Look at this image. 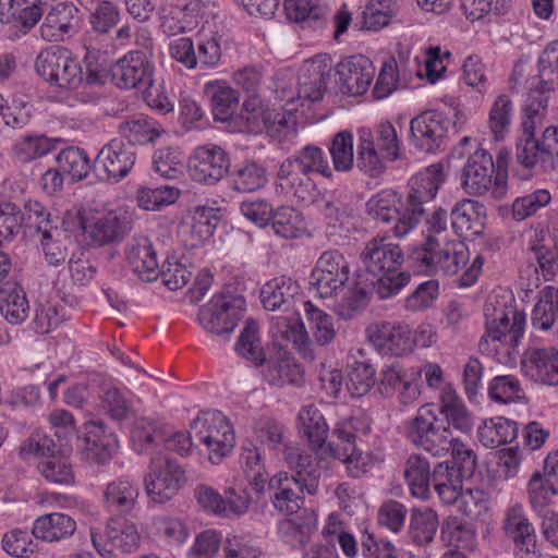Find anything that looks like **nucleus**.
<instances>
[{"mask_svg": "<svg viewBox=\"0 0 558 558\" xmlns=\"http://www.w3.org/2000/svg\"><path fill=\"white\" fill-rule=\"evenodd\" d=\"M486 332L481 348L501 364L515 361L524 336L525 314L517 307L513 294L508 290H495L484 306Z\"/></svg>", "mask_w": 558, "mask_h": 558, "instance_id": "obj_1", "label": "nucleus"}, {"mask_svg": "<svg viewBox=\"0 0 558 558\" xmlns=\"http://www.w3.org/2000/svg\"><path fill=\"white\" fill-rule=\"evenodd\" d=\"M350 264L344 255L337 250H328L320 254L312 269L310 291L319 299L338 300L336 313L342 319H351L366 305V293L363 288L350 282Z\"/></svg>", "mask_w": 558, "mask_h": 558, "instance_id": "obj_2", "label": "nucleus"}, {"mask_svg": "<svg viewBox=\"0 0 558 558\" xmlns=\"http://www.w3.org/2000/svg\"><path fill=\"white\" fill-rule=\"evenodd\" d=\"M311 174L331 179L332 170L320 147L306 145L280 163L276 177V192L298 203H310L315 193Z\"/></svg>", "mask_w": 558, "mask_h": 558, "instance_id": "obj_3", "label": "nucleus"}, {"mask_svg": "<svg viewBox=\"0 0 558 558\" xmlns=\"http://www.w3.org/2000/svg\"><path fill=\"white\" fill-rule=\"evenodd\" d=\"M360 262L367 274L378 283V293L381 299L398 293L410 281V275L399 271L403 253L399 245L389 242L386 238H372L365 242Z\"/></svg>", "mask_w": 558, "mask_h": 558, "instance_id": "obj_4", "label": "nucleus"}, {"mask_svg": "<svg viewBox=\"0 0 558 558\" xmlns=\"http://www.w3.org/2000/svg\"><path fill=\"white\" fill-rule=\"evenodd\" d=\"M469 258L466 245L454 238L432 239L410 255L416 271L428 276H456Z\"/></svg>", "mask_w": 558, "mask_h": 558, "instance_id": "obj_5", "label": "nucleus"}, {"mask_svg": "<svg viewBox=\"0 0 558 558\" xmlns=\"http://www.w3.org/2000/svg\"><path fill=\"white\" fill-rule=\"evenodd\" d=\"M445 182L444 169L440 163H434L414 174L408 182L405 213L398 226L399 234L410 233L426 215L425 205L437 195Z\"/></svg>", "mask_w": 558, "mask_h": 558, "instance_id": "obj_6", "label": "nucleus"}, {"mask_svg": "<svg viewBox=\"0 0 558 558\" xmlns=\"http://www.w3.org/2000/svg\"><path fill=\"white\" fill-rule=\"evenodd\" d=\"M405 436L414 447L438 458L449 453L453 441L450 428L439 424L434 405L429 403L422 405L407 421Z\"/></svg>", "mask_w": 558, "mask_h": 558, "instance_id": "obj_7", "label": "nucleus"}, {"mask_svg": "<svg viewBox=\"0 0 558 558\" xmlns=\"http://www.w3.org/2000/svg\"><path fill=\"white\" fill-rule=\"evenodd\" d=\"M195 441L206 446L208 459L218 464L231 453L235 435L229 418L220 411L202 412L191 424Z\"/></svg>", "mask_w": 558, "mask_h": 558, "instance_id": "obj_8", "label": "nucleus"}, {"mask_svg": "<svg viewBox=\"0 0 558 558\" xmlns=\"http://www.w3.org/2000/svg\"><path fill=\"white\" fill-rule=\"evenodd\" d=\"M521 130L517 142V161L526 169H533L537 163L544 170L558 169V126L545 128L538 137L532 122L521 123Z\"/></svg>", "mask_w": 558, "mask_h": 558, "instance_id": "obj_9", "label": "nucleus"}, {"mask_svg": "<svg viewBox=\"0 0 558 558\" xmlns=\"http://www.w3.org/2000/svg\"><path fill=\"white\" fill-rule=\"evenodd\" d=\"M493 157L484 149H477L466 160L462 168L461 185L469 195H483L490 192L496 199L507 193V174L497 170L495 179Z\"/></svg>", "mask_w": 558, "mask_h": 558, "instance_id": "obj_10", "label": "nucleus"}, {"mask_svg": "<svg viewBox=\"0 0 558 558\" xmlns=\"http://www.w3.org/2000/svg\"><path fill=\"white\" fill-rule=\"evenodd\" d=\"M527 252L530 263L520 269V280L526 290L539 287L542 278L545 281L554 280L558 275V246L550 247L546 243V232L534 229L529 233Z\"/></svg>", "mask_w": 558, "mask_h": 558, "instance_id": "obj_11", "label": "nucleus"}, {"mask_svg": "<svg viewBox=\"0 0 558 558\" xmlns=\"http://www.w3.org/2000/svg\"><path fill=\"white\" fill-rule=\"evenodd\" d=\"M35 68L46 82L60 88L74 89L83 81L80 63L72 57L70 50L60 46L40 51L36 58Z\"/></svg>", "mask_w": 558, "mask_h": 558, "instance_id": "obj_12", "label": "nucleus"}, {"mask_svg": "<svg viewBox=\"0 0 558 558\" xmlns=\"http://www.w3.org/2000/svg\"><path fill=\"white\" fill-rule=\"evenodd\" d=\"M245 308L246 301L242 295L217 294L199 308L198 322L210 333L230 335Z\"/></svg>", "mask_w": 558, "mask_h": 558, "instance_id": "obj_13", "label": "nucleus"}, {"mask_svg": "<svg viewBox=\"0 0 558 558\" xmlns=\"http://www.w3.org/2000/svg\"><path fill=\"white\" fill-rule=\"evenodd\" d=\"M420 367L405 366L400 362L384 365L380 371L379 390L386 398H396L399 404L410 407L420 396Z\"/></svg>", "mask_w": 558, "mask_h": 558, "instance_id": "obj_14", "label": "nucleus"}, {"mask_svg": "<svg viewBox=\"0 0 558 558\" xmlns=\"http://www.w3.org/2000/svg\"><path fill=\"white\" fill-rule=\"evenodd\" d=\"M183 471L175 460L169 457H154L149 471L144 477L148 497L158 504L170 500L180 489Z\"/></svg>", "mask_w": 558, "mask_h": 558, "instance_id": "obj_15", "label": "nucleus"}, {"mask_svg": "<svg viewBox=\"0 0 558 558\" xmlns=\"http://www.w3.org/2000/svg\"><path fill=\"white\" fill-rule=\"evenodd\" d=\"M47 4L40 0H0V23L11 39L26 35L41 19Z\"/></svg>", "mask_w": 558, "mask_h": 558, "instance_id": "obj_16", "label": "nucleus"}, {"mask_svg": "<svg viewBox=\"0 0 558 558\" xmlns=\"http://www.w3.org/2000/svg\"><path fill=\"white\" fill-rule=\"evenodd\" d=\"M230 161L227 153L216 144L197 146L189 158L190 178L202 184L214 185L228 172Z\"/></svg>", "mask_w": 558, "mask_h": 558, "instance_id": "obj_17", "label": "nucleus"}, {"mask_svg": "<svg viewBox=\"0 0 558 558\" xmlns=\"http://www.w3.org/2000/svg\"><path fill=\"white\" fill-rule=\"evenodd\" d=\"M93 546L104 558H114V550L131 554L138 549L141 534L137 526L125 519H112L106 527V538L90 530Z\"/></svg>", "mask_w": 558, "mask_h": 558, "instance_id": "obj_18", "label": "nucleus"}, {"mask_svg": "<svg viewBox=\"0 0 558 558\" xmlns=\"http://www.w3.org/2000/svg\"><path fill=\"white\" fill-rule=\"evenodd\" d=\"M268 486L271 490L274 507L283 514H293L303 506L304 492L310 495L317 492L318 481L316 477H311L308 482L301 483L300 478L280 472L269 480Z\"/></svg>", "mask_w": 558, "mask_h": 558, "instance_id": "obj_19", "label": "nucleus"}, {"mask_svg": "<svg viewBox=\"0 0 558 558\" xmlns=\"http://www.w3.org/2000/svg\"><path fill=\"white\" fill-rule=\"evenodd\" d=\"M111 72L119 88H141L153 83L155 64L147 52L134 50L118 59Z\"/></svg>", "mask_w": 558, "mask_h": 558, "instance_id": "obj_20", "label": "nucleus"}, {"mask_svg": "<svg viewBox=\"0 0 558 558\" xmlns=\"http://www.w3.org/2000/svg\"><path fill=\"white\" fill-rule=\"evenodd\" d=\"M520 369L531 381L546 385H558V349L555 347H529L520 362Z\"/></svg>", "mask_w": 558, "mask_h": 558, "instance_id": "obj_21", "label": "nucleus"}, {"mask_svg": "<svg viewBox=\"0 0 558 558\" xmlns=\"http://www.w3.org/2000/svg\"><path fill=\"white\" fill-rule=\"evenodd\" d=\"M136 160V154L131 145L122 138H113L107 143L96 157V167L104 172V179L118 183L125 178Z\"/></svg>", "mask_w": 558, "mask_h": 558, "instance_id": "obj_22", "label": "nucleus"}, {"mask_svg": "<svg viewBox=\"0 0 558 558\" xmlns=\"http://www.w3.org/2000/svg\"><path fill=\"white\" fill-rule=\"evenodd\" d=\"M367 338L380 354L403 355L413 349L411 328L407 324H372L367 328Z\"/></svg>", "mask_w": 558, "mask_h": 558, "instance_id": "obj_23", "label": "nucleus"}, {"mask_svg": "<svg viewBox=\"0 0 558 558\" xmlns=\"http://www.w3.org/2000/svg\"><path fill=\"white\" fill-rule=\"evenodd\" d=\"M448 125L449 120L442 112L425 111L411 120V142L416 148L432 153L441 145Z\"/></svg>", "mask_w": 558, "mask_h": 558, "instance_id": "obj_24", "label": "nucleus"}, {"mask_svg": "<svg viewBox=\"0 0 558 558\" xmlns=\"http://www.w3.org/2000/svg\"><path fill=\"white\" fill-rule=\"evenodd\" d=\"M337 74L342 93L349 96L365 94L375 76V66L365 56H351L337 64Z\"/></svg>", "mask_w": 558, "mask_h": 558, "instance_id": "obj_25", "label": "nucleus"}, {"mask_svg": "<svg viewBox=\"0 0 558 558\" xmlns=\"http://www.w3.org/2000/svg\"><path fill=\"white\" fill-rule=\"evenodd\" d=\"M501 530L515 548L526 554L535 553V529L521 504L514 502L507 507L501 521Z\"/></svg>", "mask_w": 558, "mask_h": 558, "instance_id": "obj_26", "label": "nucleus"}, {"mask_svg": "<svg viewBox=\"0 0 558 558\" xmlns=\"http://www.w3.org/2000/svg\"><path fill=\"white\" fill-rule=\"evenodd\" d=\"M119 448V441L113 433H106L105 424L90 421L85 424L84 447L82 459L96 463H107Z\"/></svg>", "mask_w": 558, "mask_h": 558, "instance_id": "obj_27", "label": "nucleus"}, {"mask_svg": "<svg viewBox=\"0 0 558 558\" xmlns=\"http://www.w3.org/2000/svg\"><path fill=\"white\" fill-rule=\"evenodd\" d=\"M84 232L98 245L121 241L130 229V218L126 210L117 208L83 222Z\"/></svg>", "mask_w": 558, "mask_h": 558, "instance_id": "obj_28", "label": "nucleus"}, {"mask_svg": "<svg viewBox=\"0 0 558 558\" xmlns=\"http://www.w3.org/2000/svg\"><path fill=\"white\" fill-rule=\"evenodd\" d=\"M270 332L276 339L291 342L305 359H314L313 343L299 313L274 316Z\"/></svg>", "mask_w": 558, "mask_h": 558, "instance_id": "obj_29", "label": "nucleus"}, {"mask_svg": "<svg viewBox=\"0 0 558 558\" xmlns=\"http://www.w3.org/2000/svg\"><path fill=\"white\" fill-rule=\"evenodd\" d=\"M77 9L72 3H58L46 14L39 27L40 37L49 43L61 41L77 27Z\"/></svg>", "mask_w": 558, "mask_h": 558, "instance_id": "obj_30", "label": "nucleus"}, {"mask_svg": "<svg viewBox=\"0 0 558 558\" xmlns=\"http://www.w3.org/2000/svg\"><path fill=\"white\" fill-rule=\"evenodd\" d=\"M221 210L208 206L194 207L180 228L191 246H198L209 240L221 220Z\"/></svg>", "mask_w": 558, "mask_h": 558, "instance_id": "obj_31", "label": "nucleus"}, {"mask_svg": "<svg viewBox=\"0 0 558 558\" xmlns=\"http://www.w3.org/2000/svg\"><path fill=\"white\" fill-rule=\"evenodd\" d=\"M366 211L374 219L385 223L395 221L392 232L396 238H404L409 233L399 234L398 226L405 213V202L401 195L391 189H385L374 194L366 203Z\"/></svg>", "mask_w": 558, "mask_h": 558, "instance_id": "obj_32", "label": "nucleus"}, {"mask_svg": "<svg viewBox=\"0 0 558 558\" xmlns=\"http://www.w3.org/2000/svg\"><path fill=\"white\" fill-rule=\"evenodd\" d=\"M126 259L132 270L146 282L158 278L159 263L151 241L146 236L134 239L126 247Z\"/></svg>", "mask_w": 558, "mask_h": 558, "instance_id": "obj_33", "label": "nucleus"}, {"mask_svg": "<svg viewBox=\"0 0 558 558\" xmlns=\"http://www.w3.org/2000/svg\"><path fill=\"white\" fill-rule=\"evenodd\" d=\"M138 496L137 482L130 476H120L108 483L104 492V501L110 511L129 513L135 508Z\"/></svg>", "mask_w": 558, "mask_h": 558, "instance_id": "obj_34", "label": "nucleus"}, {"mask_svg": "<svg viewBox=\"0 0 558 558\" xmlns=\"http://www.w3.org/2000/svg\"><path fill=\"white\" fill-rule=\"evenodd\" d=\"M204 94L210 102L211 113L216 121L230 120L239 105L236 92L225 81H209L204 85Z\"/></svg>", "mask_w": 558, "mask_h": 558, "instance_id": "obj_35", "label": "nucleus"}, {"mask_svg": "<svg viewBox=\"0 0 558 558\" xmlns=\"http://www.w3.org/2000/svg\"><path fill=\"white\" fill-rule=\"evenodd\" d=\"M451 227L459 234L480 235L484 231L485 208L473 199H462L451 209Z\"/></svg>", "mask_w": 558, "mask_h": 558, "instance_id": "obj_36", "label": "nucleus"}, {"mask_svg": "<svg viewBox=\"0 0 558 558\" xmlns=\"http://www.w3.org/2000/svg\"><path fill=\"white\" fill-rule=\"evenodd\" d=\"M439 413L444 416L447 427L462 434L472 430L474 421L463 400L451 387H445L439 398Z\"/></svg>", "mask_w": 558, "mask_h": 558, "instance_id": "obj_37", "label": "nucleus"}, {"mask_svg": "<svg viewBox=\"0 0 558 558\" xmlns=\"http://www.w3.org/2000/svg\"><path fill=\"white\" fill-rule=\"evenodd\" d=\"M76 530V522L62 512H52L37 518L33 524V535L41 541L53 543L71 537Z\"/></svg>", "mask_w": 558, "mask_h": 558, "instance_id": "obj_38", "label": "nucleus"}, {"mask_svg": "<svg viewBox=\"0 0 558 558\" xmlns=\"http://www.w3.org/2000/svg\"><path fill=\"white\" fill-rule=\"evenodd\" d=\"M466 477L463 472L450 465L448 462H439L432 473V483L439 499L451 505L457 501L460 492L463 489V478Z\"/></svg>", "mask_w": 558, "mask_h": 558, "instance_id": "obj_39", "label": "nucleus"}, {"mask_svg": "<svg viewBox=\"0 0 558 558\" xmlns=\"http://www.w3.org/2000/svg\"><path fill=\"white\" fill-rule=\"evenodd\" d=\"M404 480L410 494L420 500H427L430 496L432 474L428 461L418 456L411 454L405 461Z\"/></svg>", "mask_w": 558, "mask_h": 558, "instance_id": "obj_40", "label": "nucleus"}, {"mask_svg": "<svg viewBox=\"0 0 558 558\" xmlns=\"http://www.w3.org/2000/svg\"><path fill=\"white\" fill-rule=\"evenodd\" d=\"M517 436V423L502 416L485 420L477 427V439L486 448H497L511 442Z\"/></svg>", "mask_w": 558, "mask_h": 558, "instance_id": "obj_41", "label": "nucleus"}, {"mask_svg": "<svg viewBox=\"0 0 558 558\" xmlns=\"http://www.w3.org/2000/svg\"><path fill=\"white\" fill-rule=\"evenodd\" d=\"M119 133L129 141L128 145H143L154 142L163 132L160 124L154 119L135 114L120 123Z\"/></svg>", "mask_w": 558, "mask_h": 558, "instance_id": "obj_42", "label": "nucleus"}, {"mask_svg": "<svg viewBox=\"0 0 558 558\" xmlns=\"http://www.w3.org/2000/svg\"><path fill=\"white\" fill-rule=\"evenodd\" d=\"M299 286L291 278L281 276L267 281L260 290V302L265 310L276 311L289 305L299 294Z\"/></svg>", "mask_w": 558, "mask_h": 558, "instance_id": "obj_43", "label": "nucleus"}, {"mask_svg": "<svg viewBox=\"0 0 558 558\" xmlns=\"http://www.w3.org/2000/svg\"><path fill=\"white\" fill-rule=\"evenodd\" d=\"M299 433L313 449L322 448L328 435V425L319 410L313 404L302 407L299 416Z\"/></svg>", "mask_w": 558, "mask_h": 558, "instance_id": "obj_44", "label": "nucleus"}, {"mask_svg": "<svg viewBox=\"0 0 558 558\" xmlns=\"http://www.w3.org/2000/svg\"><path fill=\"white\" fill-rule=\"evenodd\" d=\"M514 105L507 94L498 95L488 111L487 126L493 138L501 142L510 133Z\"/></svg>", "mask_w": 558, "mask_h": 558, "instance_id": "obj_45", "label": "nucleus"}, {"mask_svg": "<svg viewBox=\"0 0 558 558\" xmlns=\"http://www.w3.org/2000/svg\"><path fill=\"white\" fill-rule=\"evenodd\" d=\"M28 308V301L19 284L8 282L0 288V312L7 322L21 324L26 319Z\"/></svg>", "mask_w": 558, "mask_h": 558, "instance_id": "obj_46", "label": "nucleus"}, {"mask_svg": "<svg viewBox=\"0 0 558 558\" xmlns=\"http://www.w3.org/2000/svg\"><path fill=\"white\" fill-rule=\"evenodd\" d=\"M438 529V515L430 508H413L411 510L408 535L420 545L429 544Z\"/></svg>", "mask_w": 558, "mask_h": 558, "instance_id": "obj_47", "label": "nucleus"}, {"mask_svg": "<svg viewBox=\"0 0 558 558\" xmlns=\"http://www.w3.org/2000/svg\"><path fill=\"white\" fill-rule=\"evenodd\" d=\"M331 69L330 59L326 56H319L313 59L307 64V72L313 76V80L301 82L298 93V98L304 101L316 102L323 98V85L325 75L329 74Z\"/></svg>", "mask_w": 558, "mask_h": 558, "instance_id": "obj_48", "label": "nucleus"}, {"mask_svg": "<svg viewBox=\"0 0 558 558\" xmlns=\"http://www.w3.org/2000/svg\"><path fill=\"white\" fill-rule=\"evenodd\" d=\"M317 520L313 512H306L302 518L286 519L278 524L279 536L293 547L302 546L310 541L316 530Z\"/></svg>", "mask_w": 558, "mask_h": 558, "instance_id": "obj_49", "label": "nucleus"}, {"mask_svg": "<svg viewBox=\"0 0 558 558\" xmlns=\"http://www.w3.org/2000/svg\"><path fill=\"white\" fill-rule=\"evenodd\" d=\"M275 233L284 239H296L306 232L305 218L301 211L291 206H281L271 215Z\"/></svg>", "mask_w": 558, "mask_h": 558, "instance_id": "obj_50", "label": "nucleus"}, {"mask_svg": "<svg viewBox=\"0 0 558 558\" xmlns=\"http://www.w3.org/2000/svg\"><path fill=\"white\" fill-rule=\"evenodd\" d=\"M303 307L316 343L319 345L331 343L337 336L333 318L311 301L303 302Z\"/></svg>", "mask_w": 558, "mask_h": 558, "instance_id": "obj_51", "label": "nucleus"}, {"mask_svg": "<svg viewBox=\"0 0 558 558\" xmlns=\"http://www.w3.org/2000/svg\"><path fill=\"white\" fill-rule=\"evenodd\" d=\"M554 292L553 287H545L542 296L533 307L531 324L536 330L547 331L558 326V301L554 300Z\"/></svg>", "mask_w": 558, "mask_h": 558, "instance_id": "obj_52", "label": "nucleus"}, {"mask_svg": "<svg viewBox=\"0 0 558 558\" xmlns=\"http://www.w3.org/2000/svg\"><path fill=\"white\" fill-rule=\"evenodd\" d=\"M357 146V167L372 177H377L384 171V157L377 151L371 131L360 130Z\"/></svg>", "mask_w": 558, "mask_h": 558, "instance_id": "obj_53", "label": "nucleus"}, {"mask_svg": "<svg viewBox=\"0 0 558 558\" xmlns=\"http://www.w3.org/2000/svg\"><path fill=\"white\" fill-rule=\"evenodd\" d=\"M241 464L250 484L257 493L263 492L266 483L265 465L259 448L251 441L242 446Z\"/></svg>", "mask_w": 558, "mask_h": 558, "instance_id": "obj_54", "label": "nucleus"}, {"mask_svg": "<svg viewBox=\"0 0 558 558\" xmlns=\"http://www.w3.org/2000/svg\"><path fill=\"white\" fill-rule=\"evenodd\" d=\"M267 380L277 386H300L303 381V371L287 352H283L269 364Z\"/></svg>", "mask_w": 558, "mask_h": 558, "instance_id": "obj_55", "label": "nucleus"}, {"mask_svg": "<svg viewBox=\"0 0 558 558\" xmlns=\"http://www.w3.org/2000/svg\"><path fill=\"white\" fill-rule=\"evenodd\" d=\"M331 456L347 466L350 476L357 478L364 475L373 464V457L367 452L359 450L356 447L339 448L333 442L328 444Z\"/></svg>", "mask_w": 558, "mask_h": 558, "instance_id": "obj_56", "label": "nucleus"}, {"mask_svg": "<svg viewBox=\"0 0 558 558\" xmlns=\"http://www.w3.org/2000/svg\"><path fill=\"white\" fill-rule=\"evenodd\" d=\"M57 142L59 140H52L44 135H27L14 143L13 153L20 161L29 162L53 150Z\"/></svg>", "mask_w": 558, "mask_h": 558, "instance_id": "obj_57", "label": "nucleus"}, {"mask_svg": "<svg viewBox=\"0 0 558 558\" xmlns=\"http://www.w3.org/2000/svg\"><path fill=\"white\" fill-rule=\"evenodd\" d=\"M180 190L169 185L158 187L142 186L136 192L138 207L144 210H159L160 208L177 202Z\"/></svg>", "mask_w": 558, "mask_h": 558, "instance_id": "obj_58", "label": "nucleus"}, {"mask_svg": "<svg viewBox=\"0 0 558 558\" xmlns=\"http://www.w3.org/2000/svg\"><path fill=\"white\" fill-rule=\"evenodd\" d=\"M444 541L449 546L463 550L473 551L476 547V534L474 529L457 519L448 520L441 529Z\"/></svg>", "mask_w": 558, "mask_h": 558, "instance_id": "obj_59", "label": "nucleus"}, {"mask_svg": "<svg viewBox=\"0 0 558 558\" xmlns=\"http://www.w3.org/2000/svg\"><path fill=\"white\" fill-rule=\"evenodd\" d=\"M235 349L240 355L250 360L255 365H262L265 362V353L258 336V325L254 319L245 322Z\"/></svg>", "mask_w": 558, "mask_h": 558, "instance_id": "obj_60", "label": "nucleus"}, {"mask_svg": "<svg viewBox=\"0 0 558 558\" xmlns=\"http://www.w3.org/2000/svg\"><path fill=\"white\" fill-rule=\"evenodd\" d=\"M376 371L367 361H354L349 366L347 388L352 397H362L375 385Z\"/></svg>", "mask_w": 558, "mask_h": 558, "instance_id": "obj_61", "label": "nucleus"}, {"mask_svg": "<svg viewBox=\"0 0 558 558\" xmlns=\"http://www.w3.org/2000/svg\"><path fill=\"white\" fill-rule=\"evenodd\" d=\"M43 477L53 484L70 485L74 483V471L69 458L52 453L38 464Z\"/></svg>", "mask_w": 558, "mask_h": 558, "instance_id": "obj_62", "label": "nucleus"}, {"mask_svg": "<svg viewBox=\"0 0 558 558\" xmlns=\"http://www.w3.org/2000/svg\"><path fill=\"white\" fill-rule=\"evenodd\" d=\"M538 76L544 90L558 87V40L546 46L538 58Z\"/></svg>", "mask_w": 558, "mask_h": 558, "instance_id": "obj_63", "label": "nucleus"}, {"mask_svg": "<svg viewBox=\"0 0 558 558\" xmlns=\"http://www.w3.org/2000/svg\"><path fill=\"white\" fill-rule=\"evenodd\" d=\"M225 558H258L262 549L250 534H229L222 546Z\"/></svg>", "mask_w": 558, "mask_h": 558, "instance_id": "obj_64", "label": "nucleus"}]
</instances>
